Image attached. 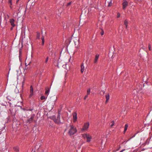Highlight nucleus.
I'll return each instance as SVG.
<instances>
[{
	"instance_id": "nucleus-34",
	"label": "nucleus",
	"mask_w": 152,
	"mask_h": 152,
	"mask_svg": "<svg viewBox=\"0 0 152 152\" xmlns=\"http://www.w3.org/2000/svg\"><path fill=\"white\" fill-rule=\"evenodd\" d=\"M125 149H123L120 152H123L124 151H125Z\"/></svg>"
},
{
	"instance_id": "nucleus-22",
	"label": "nucleus",
	"mask_w": 152,
	"mask_h": 152,
	"mask_svg": "<svg viewBox=\"0 0 152 152\" xmlns=\"http://www.w3.org/2000/svg\"><path fill=\"white\" fill-rule=\"evenodd\" d=\"M23 110L24 111H26H26H28V110L32 111V109H26V108H23Z\"/></svg>"
},
{
	"instance_id": "nucleus-19",
	"label": "nucleus",
	"mask_w": 152,
	"mask_h": 152,
	"mask_svg": "<svg viewBox=\"0 0 152 152\" xmlns=\"http://www.w3.org/2000/svg\"><path fill=\"white\" fill-rule=\"evenodd\" d=\"M14 149L16 152H18L19 151V149L18 147H16L14 148Z\"/></svg>"
},
{
	"instance_id": "nucleus-23",
	"label": "nucleus",
	"mask_w": 152,
	"mask_h": 152,
	"mask_svg": "<svg viewBox=\"0 0 152 152\" xmlns=\"http://www.w3.org/2000/svg\"><path fill=\"white\" fill-rule=\"evenodd\" d=\"M111 123H112V124H111L110 126L111 127H112V126L114 125V121H112L111 122Z\"/></svg>"
},
{
	"instance_id": "nucleus-8",
	"label": "nucleus",
	"mask_w": 152,
	"mask_h": 152,
	"mask_svg": "<svg viewBox=\"0 0 152 152\" xmlns=\"http://www.w3.org/2000/svg\"><path fill=\"white\" fill-rule=\"evenodd\" d=\"M10 21L11 25L12 27H14L15 26V24L14 23V20L13 19H10Z\"/></svg>"
},
{
	"instance_id": "nucleus-33",
	"label": "nucleus",
	"mask_w": 152,
	"mask_h": 152,
	"mask_svg": "<svg viewBox=\"0 0 152 152\" xmlns=\"http://www.w3.org/2000/svg\"><path fill=\"white\" fill-rule=\"evenodd\" d=\"M125 149H123L120 152H123L124 151H125Z\"/></svg>"
},
{
	"instance_id": "nucleus-40",
	"label": "nucleus",
	"mask_w": 152,
	"mask_h": 152,
	"mask_svg": "<svg viewBox=\"0 0 152 152\" xmlns=\"http://www.w3.org/2000/svg\"><path fill=\"white\" fill-rule=\"evenodd\" d=\"M19 0H17V2H18V1H19Z\"/></svg>"
},
{
	"instance_id": "nucleus-41",
	"label": "nucleus",
	"mask_w": 152,
	"mask_h": 152,
	"mask_svg": "<svg viewBox=\"0 0 152 152\" xmlns=\"http://www.w3.org/2000/svg\"><path fill=\"white\" fill-rule=\"evenodd\" d=\"M104 92H103V94H104Z\"/></svg>"
},
{
	"instance_id": "nucleus-16",
	"label": "nucleus",
	"mask_w": 152,
	"mask_h": 152,
	"mask_svg": "<svg viewBox=\"0 0 152 152\" xmlns=\"http://www.w3.org/2000/svg\"><path fill=\"white\" fill-rule=\"evenodd\" d=\"M128 127V125L127 124H126L124 126V133H125L126 131L127 130Z\"/></svg>"
},
{
	"instance_id": "nucleus-24",
	"label": "nucleus",
	"mask_w": 152,
	"mask_h": 152,
	"mask_svg": "<svg viewBox=\"0 0 152 152\" xmlns=\"http://www.w3.org/2000/svg\"><path fill=\"white\" fill-rule=\"evenodd\" d=\"M120 14L119 12H118L117 14V18H119L120 17Z\"/></svg>"
},
{
	"instance_id": "nucleus-27",
	"label": "nucleus",
	"mask_w": 152,
	"mask_h": 152,
	"mask_svg": "<svg viewBox=\"0 0 152 152\" xmlns=\"http://www.w3.org/2000/svg\"><path fill=\"white\" fill-rule=\"evenodd\" d=\"M148 47V49H149V50H151V45L150 44H149Z\"/></svg>"
},
{
	"instance_id": "nucleus-15",
	"label": "nucleus",
	"mask_w": 152,
	"mask_h": 152,
	"mask_svg": "<svg viewBox=\"0 0 152 152\" xmlns=\"http://www.w3.org/2000/svg\"><path fill=\"white\" fill-rule=\"evenodd\" d=\"M34 118V115L32 116L28 120V121L29 123H31L32 121Z\"/></svg>"
},
{
	"instance_id": "nucleus-9",
	"label": "nucleus",
	"mask_w": 152,
	"mask_h": 152,
	"mask_svg": "<svg viewBox=\"0 0 152 152\" xmlns=\"http://www.w3.org/2000/svg\"><path fill=\"white\" fill-rule=\"evenodd\" d=\"M106 3L108 4V7L111 6L112 4V0H106Z\"/></svg>"
},
{
	"instance_id": "nucleus-29",
	"label": "nucleus",
	"mask_w": 152,
	"mask_h": 152,
	"mask_svg": "<svg viewBox=\"0 0 152 152\" xmlns=\"http://www.w3.org/2000/svg\"><path fill=\"white\" fill-rule=\"evenodd\" d=\"M48 57H47V58H46V60H45V62L46 63H47L48 61Z\"/></svg>"
},
{
	"instance_id": "nucleus-20",
	"label": "nucleus",
	"mask_w": 152,
	"mask_h": 152,
	"mask_svg": "<svg viewBox=\"0 0 152 152\" xmlns=\"http://www.w3.org/2000/svg\"><path fill=\"white\" fill-rule=\"evenodd\" d=\"M87 92V94L88 95H89L90 94V88L88 89Z\"/></svg>"
},
{
	"instance_id": "nucleus-3",
	"label": "nucleus",
	"mask_w": 152,
	"mask_h": 152,
	"mask_svg": "<svg viewBox=\"0 0 152 152\" xmlns=\"http://www.w3.org/2000/svg\"><path fill=\"white\" fill-rule=\"evenodd\" d=\"M89 126V124L88 122H86L84 123L83 128L81 129L82 132L85 131H87Z\"/></svg>"
},
{
	"instance_id": "nucleus-37",
	"label": "nucleus",
	"mask_w": 152,
	"mask_h": 152,
	"mask_svg": "<svg viewBox=\"0 0 152 152\" xmlns=\"http://www.w3.org/2000/svg\"><path fill=\"white\" fill-rule=\"evenodd\" d=\"M9 4H10V5L11 6L12 5V3H9Z\"/></svg>"
},
{
	"instance_id": "nucleus-38",
	"label": "nucleus",
	"mask_w": 152,
	"mask_h": 152,
	"mask_svg": "<svg viewBox=\"0 0 152 152\" xmlns=\"http://www.w3.org/2000/svg\"><path fill=\"white\" fill-rule=\"evenodd\" d=\"M18 13H17V15H16V16H16V17H17V16L18 15Z\"/></svg>"
},
{
	"instance_id": "nucleus-12",
	"label": "nucleus",
	"mask_w": 152,
	"mask_h": 152,
	"mask_svg": "<svg viewBox=\"0 0 152 152\" xmlns=\"http://www.w3.org/2000/svg\"><path fill=\"white\" fill-rule=\"evenodd\" d=\"M105 97L106 99V103H107L108 102L110 98V95L109 94H107L106 95Z\"/></svg>"
},
{
	"instance_id": "nucleus-39",
	"label": "nucleus",
	"mask_w": 152,
	"mask_h": 152,
	"mask_svg": "<svg viewBox=\"0 0 152 152\" xmlns=\"http://www.w3.org/2000/svg\"><path fill=\"white\" fill-rule=\"evenodd\" d=\"M19 52H20V54H19V56H20V55H21V53H20V51H19Z\"/></svg>"
},
{
	"instance_id": "nucleus-30",
	"label": "nucleus",
	"mask_w": 152,
	"mask_h": 152,
	"mask_svg": "<svg viewBox=\"0 0 152 152\" xmlns=\"http://www.w3.org/2000/svg\"><path fill=\"white\" fill-rule=\"evenodd\" d=\"M12 3V0H9V3Z\"/></svg>"
},
{
	"instance_id": "nucleus-4",
	"label": "nucleus",
	"mask_w": 152,
	"mask_h": 152,
	"mask_svg": "<svg viewBox=\"0 0 152 152\" xmlns=\"http://www.w3.org/2000/svg\"><path fill=\"white\" fill-rule=\"evenodd\" d=\"M84 137L85 138H86L87 142H90L91 140V139L92 138L91 136L88 134H85Z\"/></svg>"
},
{
	"instance_id": "nucleus-21",
	"label": "nucleus",
	"mask_w": 152,
	"mask_h": 152,
	"mask_svg": "<svg viewBox=\"0 0 152 152\" xmlns=\"http://www.w3.org/2000/svg\"><path fill=\"white\" fill-rule=\"evenodd\" d=\"M41 100H44V99H46V97H45V96H42L41 97Z\"/></svg>"
},
{
	"instance_id": "nucleus-25",
	"label": "nucleus",
	"mask_w": 152,
	"mask_h": 152,
	"mask_svg": "<svg viewBox=\"0 0 152 152\" xmlns=\"http://www.w3.org/2000/svg\"><path fill=\"white\" fill-rule=\"evenodd\" d=\"M31 61H30L28 64L26 62L25 63V65L26 66H27L28 65H29L31 63Z\"/></svg>"
},
{
	"instance_id": "nucleus-32",
	"label": "nucleus",
	"mask_w": 152,
	"mask_h": 152,
	"mask_svg": "<svg viewBox=\"0 0 152 152\" xmlns=\"http://www.w3.org/2000/svg\"><path fill=\"white\" fill-rule=\"evenodd\" d=\"M125 149H123L120 152H123L124 151H125Z\"/></svg>"
},
{
	"instance_id": "nucleus-36",
	"label": "nucleus",
	"mask_w": 152,
	"mask_h": 152,
	"mask_svg": "<svg viewBox=\"0 0 152 152\" xmlns=\"http://www.w3.org/2000/svg\"><path fill=\"white\" fill-rule=\"evenodd\" d=\"M10 7L11 9H12V7L10 5Z\"/></svg>"
},
{
	"instance_id": "nucleus-10",
	"label": "nucleus",
	"mask_w": 152,
	"mask_h": 152,
	"mask_svg": "<svg viewBox=\"0 0 152 152\" xmlns=\"http://www.w3.org/2000/svg\"><path fill=\"white\" fill-rule=\"evenodd\" d=\"M50 88H49L48 87H46L45 88V95H48L50 91Z\"/></svg>"
},
{
	"instance_id": "nucleus-5",
	"label": "nucleus",
	"mask_w": 152,
	"mask_h": 152,
	"mask_svg": "<svg viewBox=\"0 0 152 152\" xmlns=\"http://www.w3.org/2000/svg\"><path fill=\"white\" fill-rule=\"evenodd\" d=\"M128 2L126 0H124L122 3L123 9L125 10L127 6H128Z\"/></svg>"
},
{
	"instance_id": "nucleus-11",
	"label": "nucleus",
	"mask_w": 152,
	"mask_h": 152,
	"mask_svg": "<svg viewBox=\"0 0 152 152\" xmlns=\"http://www.w3.org/2000/svg\"><path fill=\"white\" fill-rule=\"evenodd\" d=\"M99 55L98 54H96L95 56V58L94 61V63H96L97 61L98 60V59H99Z\"/></svg>"
},
{
	"instance_id": "nucleus-42",
	"label": "nucleus",
	"mask_w": 152,
	"mask_h": 152,
	"mask_svg": "<svg viewBox=\"0 0 152 152\" xmlns=\"http://www.w3.org/2000/svg\"><path fill=\"white\" fill-rule=\"evenodd\" d=\"M75 114H77V113H75Z\"/></svg>"
},
{
	"instance_id": "nucleus-28",
	"label": "nucleus",
	"mask_w": 152,
	"mask_h": 152,
	"mask_svg": "<svg viewBox=\"0 0 152 152\" xmlns=\"http://www.w3.org/2000/svg\"><path fill=\"white\" fill-rule=\"evenodd\" d=\"M88 97V95L87 94V95H86L84 98V99L86 100V98Z\"/></svg>"
},
{
	"instance_id": "nucleus-14",
	"label": "nucleus",
	"mask_w": 152,
	"mask_h": 152,
	"mask_svg": "<svg viewBox=\"0 0 152 152\" xmlns=\"http://www.w3.org/2000/svg\"><path fill=\"white\" fill-rule=\"evenodd\" d=\"M41 39L42 41V45H43L45 42L44 37L42 36L41 38Z\"/></svg>"
},
{
	"instance_id": "nucleus-26",
	"label": "nucleus",
	"mask_w": 152,
	"mask_h": 152,
	"mask_svg": "<svg viewBox=\"0 0 152 152\" xmlns=\"http://www.w3.org/2000/svg\"><path fill=\"white\" fill-rule=\"evenodd\" d=\"M71 4H72V2L71 1L70 2L67 4L66 6H69Z\"/></svg>"
},
{
	"instance_id": "nucleus-2",
	"label": "nucleus",
	"mask_w": 152,
	"mask_h": 152,
	"mask_svg": "<svg viewBox=\"0 0 152 152\" xmlns=\"http://www.w3.org/2000/svg\"><path fill=\"white\" fill-rule=\"evenodd\" d=\"M66 129H69L68 133L70 135H73L77 131L76 128L71 124H70L69 126L67 127Z\"/></svg>"
},
{
	"instance_id": "nucleus-31",
	"label": "nucleus",
	"mask_w": 152,
	"mask_h": 152,
	"mask_svg": "<svg viewBox=\"0 0 152 152\" xmlns=\"http://www.w3.org/2000/svg\"><path fill=\"white\" fill-rule=\"evenodd\" d=\"M104 32L103 31H102V32H101V34L102 35H103L104 34Z\"/></svg>"
},
{
	"instance_id": "nucleus-7",
	"label": "nucleus",
	"mask_w": 152,
	"mask_h": 152,
	"mask_svg": "<svg viewBox=\"0 0 152 152\" xmlns=\"http://www.w3.org/2000/svg\"><path fill=\"white\" fill-rule=\"evenodd\" d=\"M30 93L29 97H31L34 94V90L32 86H30Z\"/></svg>"
},
{
	"instance_id": "nucleus-6",
	"label": "nucleus",
	"mask_w": 152,
	"mask_h": 152,
	"mask_svg": "<svg viewBox=\"0 0 152 152\" xmlns=\"http://www.w3.org/2000/svg\"><path fill=\"white\" fill-rule=\"evenodd\" d=\"M86 70V68H85L84 66V64L82 63L80 65V72L81 73H83Z\"/></svg>"
},
{
	"instance_id": "nucleus-17",
	"label": "nucleus",
	"mask_w": 152,
	"mask_h": 152,
	"mask_svg": "<svg viewBox=\"0 0 152 152\" xmlns=\"http://www.w3.org/2000/svg\"><path fill=\"white\" fill-rule=\"evenodd\" d=\"M128 23V21L126 20H125L124 24V25L126 26V28H127Z\"/></svg>"
},
{
	"instance_id": "nucleus-13",
	"label": "nucleus",
	"mask_w": 152,
	"mask_h": 152,
	"mask_svg": "<svg viewBox=\"0 0 152 152\" xmlns=\"http://www.w3.org/2000/svg\"><path fill=\"white\" fill-rule=\"evenodd\" d=\"M77 115H73V122H75L77 121Z\"/></svg>"
},
{
	"instance_id": "nucleus-1",
	"label": "nucleus",
	"mask_w": 152,
	"mask_h": 152,
	"mask_svg": "<svg viewBox=\"0 0 152 152\" xmlns=\"http://www.w3.org/2000/svg\"><path fill=\"white\" fill-rule=\"evenodd\" d=\"M46 115L48 118L53 120L56 123H58L60 121V116L59 115H52V116H50V115Z\"/></svg>"
},
{
	"instance_id": "nucleus-18",
	"label": "nucleus",
	"mask_w": 152,
	"mask_h": 152,
	"mask_svg": "<svg viewBox=\"0 0 152 152\" xmlns=\"http://www.w3.org/2000/svg\"><path fill=\"white\" fill-rule=\"evenodd\" d=\"M37 39H40V33L39 32H37Z\"/></svg>"
},
{
	"instance_id": "nucleus-35",
	"label": "nucleus",
	"mask_w": 152,
	"mask_h": 152,
	"mask_svg": "<svg viewBox=\"0 0 152 152\" xmlns=\"http://www.w3.org/2000/svg\"><path fill=\"white\" fill-rule=\"evenodd\" d=\"M125 149H123L120 152H123L124 151H125Z\"/></svg>"
}]
</instances>
